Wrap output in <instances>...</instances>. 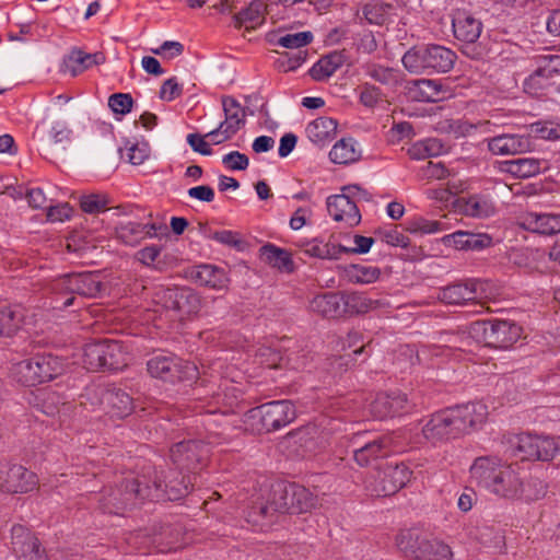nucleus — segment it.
<instances>
[{
    "mask_svg": "<svg viewBox=\"0 0 560 560\" xmlns=\"http://www.w3.org/2000/svg\"><path fill=\"white\" fill-rule=\"evenodd\" d=\"M532 132L536 137L548 140L557 141L560 140V122L555 121H538L532 125Z\"/></svg>",
    "mask_w": 560,
    "mask_h": 560,
    "instance_id": "52",
    "label": "nucleus"
},
{
    "mask_svg": "<svg viewBox=\"0 0 560 560\" xmlns=\"http://www.w3.org/2000/svg\"><path fill=\"white\" fill-rule=\"evenodd\" d=\"M343 307L357 314L368 313L378 306V301L370 299L365 293L351 292L342 298Z\"/></svg>",
    "mask_w": 560,
    "mask_h": 560,
    "instance_id": "45",
    "label": "nucleus"
},
{
    "mask_svg": "<svg viewBox=\"0 0 560 560\" xmlns=\"http://www.w3.org/2000/svg\"><path fill=\"white\" fill-rule=\"evenodd\" d=\"M260 363L268 369L288 368L292 370H302L306 366L305 355L283 357L279 351L270 348L259 350Z\"/></svg>",
    "mask_w": 560,
    "mask_h": 560,
    "instance_id": "31",
    "label": "nucleus"
},
{
    "mask_svg": "<svg viewBox=\"0 0 560 560\" xmlns=\"http://www.w3.org/2000/svg\"><path fill=\"white\" fill-rule=\"evenodd\" d=\"M312 40L313 34L310 31L287 33L278 36L277 45L284 48L299 49L308 45Z\"/></svg>",
    "mask_w": 560,
    "mask_h": 560,
    "instance_id": "51",
    "label": "nucleus"
},
{
    "mask_svg": "<svg viewBox=\"0 0 560 560\" xmlns=\"http://www.w3.org/2000/svg\"><path fill=\"white\" fill-rule=\"evenodd\" d=\"M163 301L166 308L183 315L197 314L201 308V299L190 288H168L163 291Z\"/></svg>",
    "mask_w": 560,
    "mask_h": 560,
    "instance_id": "21",
    "label": "nucleus"
},
{
    "mask_svg": "<svg viewBox=\"0 0 560 560\" xmlns=\"http://www.w3.org/2000/svg\"><path fill=\"white\" fill-rule=\"evenodd\" d=\"M80 207L86 213H98L106 209V199L100 195L83 196Z\"/></svg>",
    "mask_w": 560,
    "mask_h": 560,
    "instance_id": "56",
    "label": "nucleus"
},
{
    "mask_svg": "<svg viewBox=\"0 0 560 560\" xmlns=\"http://www.w3.org/2000/svg\"><path fill=\"white\" fill-rule=\"evenodd\" d=\"M453 33L456 39L472 44L482 32V23L466 11H457L452 20Z\"/></svg>",
    "mask_w": 560,
    "mask_h": 560,
    "instance_id": "27",
    "label": "nucleus"
},
{
    "mask_svg": "<svg viewBox=\"0 0 560 560\" xmlns=\"http://www.w3.org/2000/svg\"><path fill=\"white\" fill-rule=\"evenodd\" d=\"M183 50L184 46L179 42H164L158 49H154L153 52L163 58L171 59L175 56H179Z\"/></svg>",
    "mask_w": 560,
    "mask_h": 560,
    "instance_id": "63",
    "label": "nucleus"
},
{
    "mask_svg": "<svg viewBox=\"0 0 560 560\" xmlns=\"http://www.w3.org/2000/svg\"><path fill=\"white\" fill-rule=\"evenodd\" d=\"M260 417L262 428L270 432L290 424L296 418V410L291 400H273L254 409Z\"/></svg>",
    "mask_w": 560,
    "mask_h": 560,
    "instance_id": "17",
    "label": "nucleus"
},
{
    "mask_svg": "<svg viewBox=\"0 0 560 560\" xmlns=\"http://www.w3.org/2000/svg\"><path fill=\"white\" fill-rule=\"evenodd\" d=\"M522 225L534 233L553 235L560 233V213L527 212L522 218Z\"/></svg>",
    "mask_w": 560,
    "mask_h": 560,
    "instance_id": "26",
    "label": "nucleus"
},
{
    "mask_svg": "<svg viewBox=\"0 0 560 560\" xmlns=\"http://www.w3.org/2000/svg\"><path fill=\"white\" fill-rule=\"evenodd\" d=\"M491 298V284L487 280L467 279L440 289L438 299L450 305L481 303Z\"/></svg>",
    "mask_w": 560,
    "mask_h": 560,
    "instance_id": "13",
    "label": "nucleus"
},
{
    "mask_svg": "<svg viewBox=\"0 0 560 560\" xmlns=\"http://www.w3.org/2000/svg\"><path fill=\"white\" fill-rule=\"evenodd\" d=\"M530 148V137L524 135H500L488 140V149L497 155L520 154Z\"/></svg>",
    "mask_w": 560,
    "mask_h": 560,
    "instance_id": "25",
    "label": "nucleus"
},
{
    "mask_svg": "<svg viewBox=\"0 0 560 560\" xmlns=\"http://www.w3.org/2000/svg\"><path fill=\"white\" fill-rule=\"evenodd\" d=\"M407 395L400 392L378 393L370 404V411L376 419H385L408 411Z\"/></svg>",
    "mask_w": 560,
    "mask_h": 560,
    "instance_id": "23",
    "label": "nucleus"
},
{
    "mask_svg": "<svg viewBox=\"0 0 560 560\" xmlns=\"http://www.w3.org/2000/svg\"><path fill=\"white\" fill-rule=\"evenodd\" d=\"M443 152L444 143L438 138H427L417 141L408 149V154L412 160H425L438 156Z\"/></svg>",
    "mask_w": 560,
    "mask_h": 560,
    "instance_id": "40",
    "label": "nucleus"
},
{
    "mask_svg": "<svg viewBox=\"0 0 560 560\" xmlns=\"http://www.w3.org/2000/svg\"><path fill=\"white\" fill-rule=\"evenodd\" d=\"M147 370L152 377L170 383L195 381L199 374L194 363H184L174 354L166 352L152 355L147 361Z\"/></svg>",
    "mask_w": 560,
    "mask_h": 560,
    "instance_id": "12",
    "label": "nucleus"
},
{
    "mask_svg": "<svg viewBox=\"0 0 560 560\" xmlns=\"http://www.w3.org/2000/svg\"><path fill=\"white\" fill-rule=\"evenodd\" d=\"M63 371V361L56 355L47 353L37 354L13 364L11 374L16 382L26 386H35L55 380Z\"/></svg>",
    "mask_w": 560,
    "mask_h": 560,
    "instance_id": "7",
    "label": "nucleus"
},
{
    "mask_svg": "<svg viewBox=\"0 0 560 560\" xmlns=\"http://www.w3.org/2000/svg\"><path fill=\"white\" fill-rule=\"evenodd\" d=\"M310 308L327 318L338 317L343 312L342 296L334 292L316 295L311 301Z\"/></svg>",
    "mask_w": 560,
    "mask_h": 560,
    "instance_id": "33",
    "label": "nucleus"
},
{
    "mask_svg": "<svg viewBox=\"0 0 560 560\" xmlns=\"http://www.w3.org/2000/svg\"><path fill=\"white\" fill-rule=\"evenodd\" d=\"M363 15L370 24L382 25L385 21L384 10L378 4L364 5Z\"/></svg>",
    "mask_w": 560,
    "mask_h": 560,
    "instance_id": "62",
    "label": "nucleus"
},
{
    "mask_svg": "<svg viewBox=\"0 0 560 560\" xmlns=\"http://www.w3.org/2000/svg\"><path fill=\"white\" fill-rule=\"evenodd\" d=\"M265 0H252L247 8L233 16L234 25L241 27L243 23H258L266 11Z\"/></svg>",
    "mask_w": 560,
    "mask_h": 560,
    "instance_id": "48",
    "label": "nucleus"
},
{
    "mask_svg": "<svg viewBox=\"0 0 560 560\" xmlns=\"http://www.w3.org/2000/svg\"><path fill=\"white\" fill-rule=\"evenodd\" d=\"M471 334L486 346L508 349L520 339L522 328L511 320H477L471 324Z\"/></svg>",
    "mask_w": 560,
    "mask_h": 560,
    "instance_id": "10",
    "label": "nucleus"
},
{
    "mask_svg": "<svg viewBox=\"0 0 560 560\" xmlns=\"http://www.w3.org/2000/svg\"><path fill=\"white\" fill-rule=\"evenodd\" d=\"M144 470L141 478L152 482V486L141 487L143 481L130 474L116 488H108L103 492L98 499L101 509L106 513L122 514L144 499L179 500L194 487L191 477L180 474L179 470H172L167 476L151 466H145Z\"/></svg>",
    "mask_w": 560,
    "mask_h": 560,
    "instance_id": "1",
    "label": "nucleus"
},
{
    "mask_svg": "<svg viewBox=\"0 0 560 560\" xmlns=\"http://www.w3.org/2000/svg\"><path fill=\"white\" fill-rule=\"evenodd\" d=\"M360 151L352 138L341 139L336 142L329 152V159L335 164H349L358 161Z\"/></svg>",
    "mask_w": 560,
    "mask_h": 560,
    "instance_id": "37",
    "label": "nucleus"
},
{
    "mask_svg": "<svg viewBox=\"0 0 560 560\" xmlns=\"http://www.w3.org/2000/svg\"><path fill=\"white\" fill-rule=\"evenodd\" d=\"M93 394L100 397V405L112 417L125 418L133 410L132 398L122 389L115 386H97Z\"/></svg>",
    "mask_w": 560,
    "mask_h": 560,
    "instance_id": "20",
    "label": "nucleus"
},
{
    "mask_svg": "<svg viewBox=\"0 0 560 560\" xmlns=\"http://www.w3.org/2000/svg\"><path fill=\"white\" fill-rule=\"evenodd\" d=\"M206 138L207 137L199 133H189L187 135L186 140L195 152H198L202 155H211L212 149L210 143L206 141Z\"/></svg>",
    "mask_w": 560,
    "mask_h": 560,
    "instance_id": "58",
    "label": "nucleus"
},
{
    "mask_svg": "<svg viewBox=\"0 0 560 560\" xmlns=\"http://www.w3.org/2000/svg\"><path fill=\"white\" fill-rule=\"evenodd\" d=\"M23 312L20 306H5L0 308V336L11 337L21 326Z\"/></svg>",
    "mask_w": 560,
    "mask_h": 560,
    "instance_id": "42",
    "label": "nucleus"
},
{
    "mask_svg": "<svg viewBox=\"0 0 560 560\" xmlns=\"http://www.w3.org/2000/svg\"><path fill=\"white\" fill-rule=\"evenodd\" d=\"M71 133V129L65 121H56L49 131V139L55 144H69Z\"/></svg>",
    "mask_w": 560,
    "mask_h": 560,
    "instance_id": "55",
    "label": "nucleus"
},
{
    "mask_svg": "<svg viewBox=\"0 0 560 560\" xmlns=\"http://www.w3.org/2000/svg\"><path fill=\"white\" fill-rule=\"evenodd\" d=\"M260 256L265 262L281 271L291 272L294 264L288 250L273 244H266L260 248Z\"/></svg>",
    "mask_w": 560,
    "mask_h": 560,
    "instance_id": "36",
    "label": "nucleus"
},
{
    "mask_svg": "<svg viewBox=\"0 0 560 560\" xmlns=\"http://www.w3.org/2000/svg\"><path fill=\"white\" fill-rule=\"evenodd\" d=\"M353 247H348L343 245V249L341 250L342 254H365L368 253L372 245L374 244V238L362 236V235H354L353 237Z\"/></svg>",
    "mask_w": 560,
    "mask_h": 560,
    "instance_id": "57",
    "label": "nucleus"
},
{
    "mask_svg": "<svg viewBox=\"0 0 560 560\" xmlns=\"http://www.w3.org/2000/svg\"><path fill=\"white\" fill-rule=\"evenodd\" d=\"M400 552L412 560H452L453 551L443 540L430 538L417 529L401 530L396 537Z\"/></svg>",
    "mask_w": 560,
    "mask_h": 560,
    "instance_id": "6",
    "label": "nucleus"
},
{
    "mask_svg": "<svg viewBox=\"0 0 560 560\" xmlns=\"http://www.w3.org/2000/svg\"><path fill=\"white\" fill-rule=\"evenodd\" d=\"M476 502L477 494L475 490L472 488H465L458 497L457 506L462 512L467 513L472 509Z\"/></svg>",
    "mask_w": 560,
    "mask_h": 560,
    "instance_id": "64",
    "label": "nucleus"
},
{
    "mask_svg": "<svg viewBox=\"0 0 560 560\" xmlns=\"http://www.w3.org/2000/svg\"><path fill=\"white\" fill-rule=\"evenodd\" d=\"M222 106L225 119L221 122V125H223L226 129L233 128V133H236L245 122V113L243 107L232 96H224L222 98Z\"/></svg>",
    "mask_w": 560,
    "mask_h": 560,
    "instance_id": "38",
    "label": "nucleus"
},
{
    "mask_svg": "<svg viewBox=\"0 0 560 560\" xmlns=\"http://www.w3.org/2000/svg\"><path fill=\"white\" fill-rule=\"evenodd\" d=\"M105 62V56L101 51L93 54L85 52L80 48H71L68 54L62 58L63 70H77L82 68L84 70L102 66Z\"/></svg>",
    "mask_w": 560,
    "mask_h": 560,
    "instance_id": "30",
    "label": "nucleus"
},
{
    "mask_svg": "<svg viewBox=\"0 0 560 560\" xmlns=\"http://www.w3.org/2000/svg\"><path fill=\"white\" fill-rule=\"evenodd\" d=\"M457 59L456 54L440 45L412 48L401 58L406 70H451Z\"/></svg>",
    "mask_w": 560,
    "mask_h": 560,
    "instance_id": "11",
    "label": "nucleus"
},
{
    "mask_svg": "<svg viewBox=\"0 0 560 560\" xmlns=\"http://www.w3.org/2000/svg\"><path fill=\"white\" fill-rule=\"evenodd\" d=\"M182 94V86L176 78L166 80L160 91V97L164 101H173Z\"/></svg>",
    "mask_w": 560,
    "mask_h": 560,
    "instance_id": "59",
    "label": "nucleus"
},
{
    "mask_svg": "<svg viewBox=\"0 0 560 560\" xmlns=\"http://www.w3.org/2000/svg\"><path fill=\"white\" fill-rule=\"evenodd\" d=\"M361 192L358 186H348L342 188V194L329 196L326 200L329 215L348 226L359 224L361 214L353 198Z\"/></svg>",
    "mask_w": 560,
    "mask_h": 560,
    "instance_id": "15",
    "label": "nucleus"
},
{
    "mask_svg": "<svg viewBox=\"0 0 560 560\" xmlns=\"http://www.w3.org/2000/svg\"><path fill=\"white\" fill-rule=\"evenodd\" d=\"M133 100L128 93H115L108 98V106L115 114L126 115L132 108Z\"/></svg>",
    "mask_w": 560,
    "mask_h": 560,
    "instance_id": "53",
    "label": "nucleus"
},
{
    "mask_svg": "<svg viewBox=\"0 0 560 560\" xmlns=\"http://www.w3.org/2000/svg\"><path fill=\"white\" fill-rule=\"evenodd\" d=\"M222 163L231 171H245L249 165V159L244 153L231 151L223 155Z\"/></svg>",
    "mask_w": 560,
    "mask_h": 560,
    "instance_id": "54",
    "label": "nucleus"
},
{
    "mask_svg": "<svg viewBox=\"0 0 560 560\" xmlns=\"http://www.w3.org/2000/svg\"><path fill=\"white\" fill-rule=\"evenodd\" d=\"M446 246H453L459 250L480 252L492 245V237L487 233H474L469 231H456L443 237Z\"/></svg>",
    "mask_w": 560,
    "mask_h": 560,
    "instance_id": "24",
    "label": "nucleus"
},
{
    "mask_svg": "<svg viewBox=\"0 0 560 560\" xmlns=\"http://www.w3.org/2000/svg\"><path fill=\"white\" fill-rule=\"evenodd\" d=\"M411 471L404 463L388 464L382 471L377 472L375 486L368 485L373 495L386 497L396 493L410 480Z\"/></svg>",
    "mask_w": 560,
    "mask_h": 560,
    "instance_id": "18",
    "label": "nucleus"
},
{
    "mask_svg": "<svg viewBox=\"0 0 560 560\" xmlns=\"http://www.w3.org/2000/svg\"><path fill=\"white\" fill-rule=\"evenodd\" d=\"M512 456L521 460H551L559 451L556 439L532 433H520L509 439Z\"/></svg>",
    "mask_w": 560,
    "mask_h": 560,
    "instance_id": "9",
    "label": "nucleus"
},
{
    "mask_svg": "<svg viewBox=\"0 0 560 560\" xmlns=\"http://www.w3.org/2000/svg\"><path fill=\"white\" fill-rule=\"evenodd\" d=\"M235 133H233V128L226 129L223 125H219L218 128L211 130L206 133L205 137L209 139V143L211 144H221L228 140H230Z\"/></svg>",
    "mask_w": 560,
    "mask_h": 560,
    "instance_id": "60",
    "label": "nucleus"
},
{
    "mask_svg": "<svg viewBox=\"0 0 560 560\" xmlns=\"http://www.w3.org/2000/svg\"><path fill=\"white\" fill-rule=\"evenodd\" d=\"M38 485L37 476L21 465L0 463V490L10 493L32 491Z\"/></svg>",
    "mask_w": 560,
    "mask_h": 560,
    "instance_id": "19",
    "label": "nucleus"
},
{
    "mask_svg": "<svg viewBox=\"0 0 560 560\" xmlns=\"http://www.w3.org/2000/svg\"><path fill=\"white\" fill-rule=\"evenodd\" d=\"M316 505V498L303 486L277 482L268 489L267 495H252L244 516L257 530H266L277 520L278 514L303 513Z\"/></svg>",
    "mask_w": 560,
    "mask_h": 560,
    "instance_id": "2",
    "label": "nucleus"
},
{
    "mask_svg": "<svg viewBox=\"0 0 560 560\" xmlns=\"http://www.w3.org/2000/svg\"><path fill=\"white\" fill-rule=\"evenodd\" d=\"M336 129L337 122L332 118L318 117L307 124L305 132L313 143L324 145L334 138Z\"/></svg>",
    "mask_w": 560,
    "mask_h": 560,
    "instance_id": "34",
    "label": "nucleus"
},
{
    "mask_svg": "<svg viewBox=\"0 0 560 560\" xmlns=\"http://www.w3.org/2000/svg\"><path fill=\"white\" fill-rule=\"evenodd\" d=\"M142 223L128 221L121 222L116 228L117 237L126 245L135 246L144 240Z\"/></svg>",
    "mask_w": 560,
    "mask_h": 560,
    "instance_id": "49",
    "label": "nucleus"
},
{
    "mask_svg": "<svg viewBox=\"0 0 560 560\" xmlns=\"http://www.w3.org/2000/svg\"><path fill=\"white\" fill-rule=\"evenodd\" d=\"M34 408L54 417L66 407V401L58 393L43 388L38 389L31 401Z\"/></svg>",
    "mask_w": 560,
    "mask_h": 560,
    "instance_id": "35",
    "label": "nucleus"
},
{
    "mask_svg": "<svg viewBox=\"0 0 560 560\" xmlns=\"http://www.w3.org/2000/svg\"><path fill=\"white\" fill-rule=\"evenodd\" d=\"M487 416L488 408L480 401L455 406L433 413L422 425L421 434L427 442L438 444L483 423Z\"/></svg>",
    "mask_w": 560,
    "mask_h": 560,
    "instance_id": "3",
    "label": "nucleus"
},
{
    "mask_svg": "<svg viewBox=\"0 0 560 560\" xmlns=\"http://www.w3.org/2000/svg\"><path fill=\"white\" fill-rule=\"evenodd\" d=\"M520 477L515 466L492 456L478 457L470 466L471 480L502 499L515 500L520 491Z\"/></svg>",
    "mask_w": 560,
    "mask_h": 560,
    "instance_id": "4",
    "label": "nucleus"
},
{
    "mask_svg": "<svg viewBox=\"0 0 560 560\" xmlns=\"http://www.w3.org/2000/svg\"><path fill=\"white\" fill-rule=\"evenodd\" d=\"M72 209L68 203L50 206L47 212V219L51 222H62L70 219Z\"/></svg>",
    "mask_w": 560,
    "mask_h": 560,
    "instance_id": "61",
    "label": "nucleus"
},
{
    "mask_svg": "<svg viewBox=\"0 0 560 560\" xmlns=\"http://www.w3.org/2000/svg\"><path fill=\"white\" fill-rule=\"evenodd\" d=\"M208 452L207 446L199 441H184L172 446L171 459L180 474L185 470L196 474L203 466Z\"/></svg>",
    "mask_w": 560,
    "mask_h": 560,
    "instance_id": "16",
    "label": "nucleus"
},
{
    "mask_svg": "<svg viewBox=\"0 0 560 560\" xmlns=\"http://www.w3.org/2000/svg\"><path fill=\"white\" fill-rule=\"evenodd\" d=\"M547 485L537 477H530L524 480L520 477V491L515 500L536 501L545 497Z\"/></svg>",
    "mask_w": 560,
    "mask_h": 560,
    "instance_id": "43",
    "label": "nucleus"
},
{
    "mask_svg": "<svg viewBox=\"0 0 560 560\" xmlns=\"http://www.w3.org/2000/svg\"><path fill=\"white\" fill-rule=\"evenodd\" d=\"M50 289L57 295L52 307L65 308L73 305L75 300L73 294L97 298L106 287L100 272L85 271L60 276L51 282Z\"/></svg>",
    "mask_w": 560,
    "mask_h": 560,
    "instance_id": "5",
    "label": "nucleus"
},
{
    "mask_svg": "<svg viewBox=\"0 0 560 560\" xmlns=\"http://www.w3.org/2000/svg\"><path fill=\"white\" fill-rule=\"evenodd\" d=\"M551 85H556L551 82V72H532L524 80V91L534 96L544 95Z\"/></svg>",
    "mask_w": 560,
    "mask_h": 560,
    "instance_id": "47",
    "label": "nucleus"
},
{
    "mask_svg": "<svg viewBox=\"0 0 560 560\" xmlns=\"http://www.w3.org/2000/svg\"><path fill=\"white\" fill-rule=\"evenodd\" d=\"M190 278L200 285L211 289L221 290L229 283L225 271L217 266L202 264L191 268Z\"/></svg>",
    "mask_w": 560,
    "mask_h": 560,
    "instance_id": "28",
    "label": "nucleus"
},
{
    "mask_svg": "<svg viewBox=\"0 0 560 560\" xmlns=\"http://www.w3.org/2000/svg\"><path fill=\"white\" fill-rule=\"evenodd\" d=\"M351 67L350 57L346 50H334L318 59L308 70H338Z\"/></svg>",
    "mask_w": 560,
    "mask_h": 560,
    "instance_id": "46",
    "label": "nucleus"
},
{
    "mask_svg": "<svg viewBox=\"0 0 560 560\" xmlns=\"http://www.w3.org/2000/svg\"><path fill=\"white\" fill-rule=\"evenodd\" d=\"M381 270L374 266L350 265L343 269V277L354 284H370L378 280Z\"/></svg>",
    "mask_w": 560,
    "mask_h": 560,
    "instance_id": "39",
    "label": "nucleus"
},
{
    "mask_svg": "<svg viewBox=\"0 0 560 560\" xmlns=\"http://www.w3.org/2000/svg\"><path fill=\"white\" fill-rule=\"evenodd\" d=\"M459 208L464 214L472 218H489L495 213L493 200L485 195H472L460 199Z\"/></svg>",
    "mask_w": 560,
    "mask_h": 560,
    "instance_id": "32",
    "label": "nucleus"
},
{
    "mask_svg": "<svg viewBox=\"0 0 560 560\" xmlns=\"http://www.w3.org/2000/svg\"><path fill=\"white\" fill-rule=\"evenodd\" d=\"M395 435L378 434L368 438V433H358L352 439L354 448L353 459L360 466H369L373 462L384 458L393 452Z\"/></svg>",
    "mask_w": 560,
    "mask_h": 560,
    "instance_id": "14",
    "label": "nucleus"
},
{
    "mask_svg": "<svg viewBox=\"0 0 560 560\" xmlns=\"http://www.w3.org/2000/svg\"><path fill=\"white\" fill-rule=\"evenodd\" d=\"M342 249L341 244L313 240L306 243L304 253L319 259H339Z\"/></svg>",
    "mask_w": 560,
    "mask_h": 560,
    "instance_id": "41",
    "label": "nucleus"
},
{
    "mask_svg": "<svg viewBox=\"0 0 560 560\" xmlns=\"http://www.w3.org/2000/svg\"><path fill=\"white\" fill-rule=\"evenodd\" d=\"M408 230L410 233L415 235H427V234H435L446 230V225L442 221L438 220H429L425 218H416L409 222Z\"/></svg>",
    "mask_w": 560,
    "mask_h": 560,
    "instance_id": "50",
    "label": "nucleus"
},
{
    "mask_svg": "<svg viewBox=\"0 0 560 560\" xmlns=\"http://www.w3.org/2000/svg\"><path fill=\"white\" fill-rule=\"evenodd\" d=\"M409 94L416 101L435 103L451 97L453 89L447 80L422 79L412 82Z\"/></svg>",
    "mask_w": 560,
    "mask_h": 560,
    "instance_id": "22",
    "label": "nucleus"
},
{
    "mask_svg": "<svg viewBox=\"0 0 560 560\" xmlns=\"http://www.w3.org/2000/svg\"><path fill=\"white\" fill-rule=\"evenodd\" d=\"M11 538L12 549L18 556L39 545L38 539L23 525H14L12 527Z\"/></svg>",
    "mask_w": 560,
    "mask_h": 560,
    "instance_id": "44",
    "label": "nucleus"
},
{
    "mask_svg": "<svg viewBox=\"0 0 560 560\" xmlns=\"http://www.w3.org/2000/svg\"><path fill=\"white\" fill-rule=\"evenodd\" d=\"M83 364L92 372L118 371L128 364V353L120 341L104 339L84 347Z\"/></svg>",
    "mask_w": 560,
    "mask_h": 560,
    "instance_id": "8",
    "label": "nucleus"
},
{
    "mask_svg": "<svg viewBox=\"0 0 560 560\" xmlns=\"http://www.w3.org/2000/svg\"><path fill=\"white\" fill-rule=\"evenodd\" d=\"M547 168L548 162L536 158H518L503 163V170L517 178H529Z\"/></svg>",
    "mask_w": 560,
    "mask_h": 560,
    "instance_id": "29",
    "label": "nucleus"
}]
</instances>
